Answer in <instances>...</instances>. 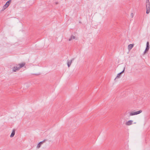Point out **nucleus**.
<instances>
[{
  "label": "nucleus",
  "mask_w": 150,
  "mask_h": 150,
  "mask_svg": "<svg viewBox=\"0 0 150 150\" xmlns=\"http://www.w3.org/2000/svg\"><path fill=\"white\" fill-rule=\"evenodd\" d=\"M142 112V110H140L138 111L134 112H129V115L130 116H133L134 115H136L139 114L141 113Z\"/></svg>",
  "instance_id": "obj_1"
},
{
  "label": "nucleus",
  "mask_w": 150,
  "mask_h": 150,
  "mask_svg": "<svg viewBox=\"0 0 150 150\" xmlns=\"http://www.w3.org/2000/svg\"><path fill=\"white\" fill-rule=\"evenodd\" d=\"M146 13L148 14L150 11V3H146Z\"/></svg>",
  "instance_id": "obj_2"
},
{
  "label": "nucleus",
  "mask_w": 150,
  "mask_h": 150,
  "mask_svg": "<svg viewBox=\"0 0 150 150\" xmlns=\"http://www.w3.org/2000/svg\"><path fill=\"white\" fill-rule=\"evenodd\" d=\"M12 69L13 71V72H16L17 71H18L20 69L18 65L17 64H16V65L13 67Z\"/></svg>",
  "instance_id": "obj_3"
},
{
  "label": "nucleus",
  "mask_w": 150,
  "mask_h": 150,
  "mask_svg": "<svg viewBox=\"0 0 150 150\" xmlns=\"http://www.w3.org/2000/svg\"><path fill=\"white\" fill-rule=\"evenodd\" d=\"M149 42H147L146 44V47L144 52V53H145L147 51H148L149 49Z\"/></svg>",
  "instance_id": "obj_4"
},
{
  "label": "nucleus",
  "mask_w": 150,
  "mask_h": 150,
  "mask_svg": "<svg viewBox=\"0 0 150 150\" xmlns=\"http://www.w3.org/2000/svg\"><path fill=\"white\" fill-rule=\"evenodd\" d=\"M125 67H124V69L121 72H120V73L118 74H117V75L116 76V77L115 78V80L116 79H118V78H120V75L122 74L123 73H124V71H125Z\"/></svg>",
  "instance_id": "obj_5"
},
{
  "label": "nucleus",
  "mask_w": 150,
  "mask_h": 150,
  "mask_svg": "<svg viewBox=\"0 0 150 150\" xmlns=\"http://www.w3.org/2000/svg\"><path fill=\"white\" fill-rule=\"evenodd\" d=\"M46 141V140L45 139L43 141L39 142L37 145V148H40L41 146V145L43 143L45 142Z\"/></svg>",
  "instance_id": "obj_6"
},
{
  "label": "nucleus",
  "mask_w": 150,
  "mask_h": 150,
  "mask_svg": "<svg viewBox=\"0 0 150 150\" xmlns=\"http://www.w3.org/2000/svg\"><path fill=\"white\" fill-rule=\"evenodd\" d=\"M133 122V120H129V121H128L127 122L125 123V124L127 126L130 125L132 124Z\"/></svg>",
  "instance_id": "obj_7"
},
{
  "label": "nucleus",
  "mask_w": 150,
  "mask_h": 150,
  "mask_svg": "<svg viewBox=\"0 0 150 150\" xmlns=\"http://www.w3.org/2000/svg\"><path fill=\"white\" fill-rule=\"evenodd\" d=\"M19 68L20 69L21 68L23 67L25 65V62H22L20 64H18Z\"/></svg>",
  "instance_id": "obj_8"
},
{
  "label": "nucleus",
  "mask_w": 150,
  "mask_h": 150,
  "mask_svg": "<svg viewBox=\"0 0 150 150\" xmlns=\"http://www.w3.org/2000/svg\"><path fill=\"white\" fill-rule=\"evenodd\" d=\"M74 58H73L71 61H68L67 64L68 67H69L70 66L71 63L72 61L74 60Z\"/></svg>",
  "instance_id": "obj_9"
},
{
  "label": "nucleus",
  "mask_w": 150,
  "mask_h": 150,
  "mask_svg": "<svg viewBox=\"0 0 150 150\" xmlns=\"http://www.w3.org/2000/svg\"><path fill=\"white\" fill-rule=\"evenodd\" d=\"M134 45V44H129L128 46V49L129 50H130L133 47Z\"/></svg>",
  "instance_id": "obj_10"
},
{
  "label": "nucleus",
  "mask_w": 150,
  "mask_h": 150,
  "mask_svg": "<svg viewBox=\"0 0 150 150\" xmlns=\"http://www.w3.org/2000/svg\"><path fill=\"white\" fill-rule=\"evenodd\" d=\"M8 6L7 5V4H5L3 7V8L2 9L1 11H3L4 10L6 9Z\"/></svg>",
  "instance_id": "obj_11"
},
{
  "label": "nucleus",
  "mask_w": 150,
  "mask_h": 150,
  "mask_svg": "<svg viewBox=\"0 0 150 150\" xmlns=\"http://www.w3.org/2000/svg\"><path fill=\"white\" fill-rule=\"evenodd\" d=\"M15 134V130L14 129H13V130L10 136V137L11 138L13 137L14 136Z\"/></svg>",
  "instance_id": "obj_12"
},
{
  "label": "nucleus",
  "mask_w": 150,
  "mask_h": 150,
  "mask_svg": "<svg viewBox=\"0 0 150 150\" xmlns=\"http://www.w3.org/2000/svg\"><path fill=\"white\" fill-rule=\"evenodd\" d=\"M11 0H9L5 4H7V5L8 6L11 3Z\"/></svg>",
  "instance_id": "obj_13"
},
{
  "label": "nucleus",
  "mask_w": 150,
  "mask_h": 150,
  "mask_svg": "<svg viewBox=\"0 0 150 150\" xmlns=\"http://www.w3.org/2000/svg\"><path fill=\"white\" fill-rule=\"evenodd\" d=\"M75 38V36H74L73 35H72L71 36V38L69 39V41H70L71 40H72V39H74Z\"/></svg>",
  "instance_id": "obj_14"
},
{
  "label": "nucleus",
  "mask_w": 150,
  "mask_h": 150,
  "mask_svg": "<svg viewBox=\"0 0 150 150\" xmlns=\"http://www.w3.org/2000/svg\"><path fill=\"white\" fill-rule=\"evenodd\" d=\"M130 16L132 18L133 17V13H131L130 14Z\"/></svg>",
  "instance_id": "obj_15"
},
{
  "label": "nucleus",
  "mask_w": 150,
  "mask_h": 150,
  "mask_svg": "<svg viewBox=\"0 0 150 150\" xmlns=\"http://www.w3.org/2000/svg\"><path fill=\"white\" fill-rule=\"evenodd\" d=\"M150 2L149 1V0H146V3H149Z\"/></svg>",
  "instance_id": "obj_16"
},
{
  "label": "nucleus",
  "mask_w": 150,
  "mask_h": 150,
  "mask_svg": "<svg viewBox=\"0 0 150 150\" xmlns=\"http://www.w3.org/2000/svg\"><path fill=\"white\" fill-rule=\"evenodd\" d=\"M58 4V2H56V4Z\"/></svg>",
  "instance_id": "obj_17"
}]
</instances>
